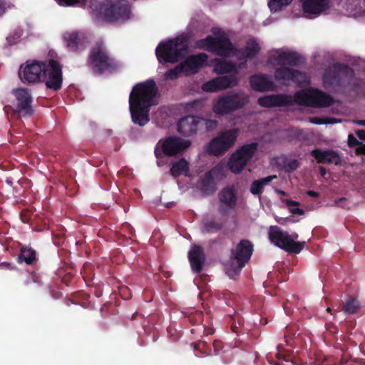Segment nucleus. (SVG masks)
<instances>
[{
  "mask_svg": "<svg viewBox=\"0 0 365 365\" xmlns=\"http://www.w3.org/2000/svg\"><path fill=\"white\" fill-rule=\"evenodd\" d=\"M353 78L354 71L348 65L336 63L332 67L325 70L323 74V83L325 86L336 88L346 87L344 78Z\"/></svg>",
  "mask_w": 365,
  "mask_h": 365,
  "instance_id": "obj_14",
  "label": "nucleus"
},
{
  "mask_svg": "<svg viewBox=\"0 0 365 365\" xmlns=\"http://www.w3.org/2000/svg\"><path fill=\"white\" fill-rule=\"evenodd\" d=\"M12 94L15 97L14 107L6 106L4 110L12 109L13 115L16 117H31L34 110L32 107L33 98L27 88H19L12 90Z\"/></svg>",
  "mask_w": 365,
  "mask_h": 365,
  "instance_id": "obj_12",
  "label": "nucleus"
},
{
  "mask_svg": "<svg viewBox=\"0 0 365 365\" xmlns=\"http://www.w3.org/2000/svg\"><path fill=\"white\" fill-rule=\"evenodd\" d=\"M83 34L76 31H67L63 34V41L71 51H77L83 48Z\"/></svg>",
  "mask_w": 365,
  "mask_h": 365,
  "instance_id": "obj_26",
  "label": "nucleus"
},
{
  "mask_svg": "<svg viewBox=\"0 0 365 365\" xmlns=\"http://www.w3.org/2000/svg\"><path fill=\"white\" fill-rule=\"evenodd\" d=\"M309 122L314 124L321 125L326 123L325 120L319 117H312L309 118Z\"/></svg>",
  "mask_w": 365,
  "mask_h": 365,
  "instance_id": "obj_44",
  "label": "nucleus"
},
{
  "mask_svg": "<svg viewBox=\"0 0 365 365\" xmlns=\"http://www.w3.org/2000/svg\"><path fill=\"white\" fill-rule=\"evenodd\" d=\"M275 178H277L276 175H269L257 180H254L250 185V192L255 195H260L264 190V187Z\"/></svg>",
  "mask_w": 365,
  "mask_h": 365,
  "instance_id": "obj_33",
  "label": "nucleus"
},
{
  "mask_svg": "<svg viewBox=\"0 0 365 365\" xmlns=\"http://www.w3.org/2000/svg\"><path fill=\"white\" fill-rule=\"evenodd\" d=\"M207 342L204 341H199L197 342H195L194 344V349L195 350H199L202 353L207 352Z\"/></svg>",
  "mask_w": 365,
  "mask_h": 365,
  "instance_id": "obj_43",
  "label": "nucleus"
},
{
  "mask_svg": "<svg viewBox=\"0 0 365 365\" xmlns=\"http://www.w3.org/2000/svg\"><path fill=\"white\" fill-rule=\"evenodd\" d=\"M307 194L312 197H317L319 195V192L314 190H308Z\"/></svg>",
  "mask_w": 365,
  "mask_h": 365,
  "instance_id": "obj_49",
  "label": "nucleus"
},
{
  "mask_svg": "<svg viewBox=\"0 0 365 365\" xmlns=\"http://www.w3.org/2000/svg\"><path fill=\"white\" fill-rule=\"evenodd\" d=\"M219 199L221 203L230 209H234L237 205V195L235 190L232 187L223 188L219 193Z\"/></svg>",
  "mask_w": 365,
  "mask_h": 365,
  "instance_id": "obj_30",
  "label": "nucleus"
},
{
  "mask_svg": "<svg viewBox=\"0 0 365 365\" xmlns=\"http://www.w3.org/2000/svg\"><path fill=\"white\" fill-rule=\"evenodd\" d=\"M218 174L217 169L212 168L207 171L199 179V186L202 192L206 195H212L217 190L215 177Z\"/></svg>",
  "mask_w": 365,
  "mask_h": 365,
  "instance_id": "obj_24",
  "label": "nucleus"
},
{
  "mask_svg": "<svg viewBox=\"0 0 365 365\" xmlns=\"http://www.w3.org/2000/svg\"><path fill=\"white\" fill-rule=\"evenodd\" d=\"M356 155H365V144L362 143L360 147H356L355 149Z\"/></svg>",
  "mask_w": 365,
  "mask_h": 365,
  "instance_id": "obj_45",
  "label": "nucleus"
},
{
  "mask_svg": "<svg viewBox=\"0 0 365 365\" xmlns=\"http://www.w3.org/2000/svg\"><path fill=\"white\" fill-rule=\"evenodd\" d=\"M188 46L185 38L177 37L165 42H160L155 54L159 61L176 63L187 51Z\"/></svg>",
  "mask_w": 365,
  "mask_h": 365,
  "instance_id": "obj_6",
  "label": "nucleus"
},
{
  "mask_svg": "<svg viewBox=\"0 0 365 365\" xmlns=\"http://www.w3.org/2000/svg\"><path fill=\"white\" fill-rule=\"evenodd\" d=\"M278 193H279L281 195L284 196L286 195V192L283 190H278Z\"/></svg>",
  "mask_w": 365,
  "mask_h": 365,
  "instance_id": "obj_60",
  "label": "nucleus"
},
{
  "mask_svg": "<svg viewBox=\"0 0 365 365\" xmlns=\"http://www.w3.org/2000/svg\"><path fill=\"white\" fill-rule=\"evenodd\" d=\"M362 143L359 141L352 134L348 136V145L349 148L360 147Z\"/></svg>",
  "mask_w": 365,
  "mask_h": 365,
  "instance_id": "obj_42",
  "label": "nucleus"
},
{
  "mask_svg": "<svg viewBox=\"0 0 365 365\" xmlns=\"http://www.w3.org/2000/svg\"><path fill=\"white\" fill-rule=\"evenodd\" d=\"M239 133L238 128L221 131L210 141L206 148L207 153L216 157L223 155L235 145Z\"/></svg>",
  "mask_w": 365,
  "mask_h": 365,
  "instance_id": "obj_10",
  "label": "nucleus"
},
{
  "mask_svg": "<svg viewBox=\"0 0 365 365\" xmlns=\"http://www.w3.org/2000/svg\"><path fill=\"white\" fill-rule=\"evenodd\" d=\"M250 83L254 91L264 92L273 91L274 83L265 75L255 74L250 78Z\"/></svg>",
  "mask_w": 365,
  "mask_h": 365,
  "instance_id": "obj_28",
  "label": "nucleus"
},
{
  "mask_svg": "<svg viewBox=\"0 0 365 365\" xmlns=\"http://www.w3.org/2000/svg\"><path fill=\"white\" fill-rule=\"evenodd\" d=\"M41 81L45 82L47 88L57 91L62 87V66L55 59L46 61Z\"/></svg>",
  "mask_w": 365,
  "mask_h": 365,
  "instance_id": "obj_15",
  "label": "nucleus"
},
{
  "mask_svg": "<svg viewBox=\"0 0 365 365\" xmlns=\"http://www.w3.org/2000/svg\"><path fill=\"white\" fill-rule=\"evenodd\" d=\"M354 122L356 125L365 126V120H355Z\"/></svg>",
  "mask_w": 365,
  "mask_h": 365,
  "instance_id": "obj_54",
  "label": "nucleus"
},
{
  "mask_svg": "<svg viewBox=\"0 0 365 365\" xmlns=\"http://www.w3.org/2000/svg\"><path fill=\"white\" fill-rule=\"evenodd\" d=\"M319 170L321 176L325 177V175H327V169L323 166H319Z\"/></svg>",
  "mask_w": 365,
  "mask_h": 365,
  "instance_id": "obj_50",
  "label": "nucleus"
},
{
  "mask_svg": "<svg viewBox=\"0 0 365 365\" xmlns=\"http://www.w3.org/2000/svg\"><path fill=\"white\" fill-rule=\"evenodd\" d=\"M208 56L204 53L192 55L180 64L186 76L197 73L207 62Z\"/></svg>",
  "mask_w": 365,
  "mask_h": 365,
  "instance_id": "obj_20",
  "label": "nucleus"
},
{
  "mask_svg": "<svg viewBox=\"0 0 365 365\" xmlns=\"http://www.w3.org/2000/svg\"><path fill=\"white\" fill-rule=\"evenodd\" d=\"M248 103V98L240 93L228 92L219 96L213 103L212 110L218 116L231 114L242 109Z\"/></svg>",
  "mask_w": 365,
  "mask_h": 365,
  "instance_id": "obj_8",
  "label": "nucleus"
},
{
  "mask_svg": "<svg viewBox=\"0 0 365 365\" xmlns=\"http://www.w3.org/2000/svg\"><path fill=\"white\" fill-rule=\"evenodd\" d=\"M46 61H28L26 66H21L19 76L23 83H35L42 80Z\"/></svg>",
  "mask_w": 365,
  "mask_h": 365,
  "instance_id": "obj_17",
  "label": "nucleus"
},
{
  "mask_svg": "<svg viewBox=\"0 0 365 365\" xmlns=\"http://www.w3.org/2000/svg\"><path fill=\"white\" fill-rule=\"evenodd\" d=\"M289 302H286L284 304V312L287 313V314L289 315L291 314L289 309Z\"/></svg>",
  "mask_w": 365,
  "mask_h": 365,
  "instance_id": "obj_53",
  "label": "nucleus"
},
{
  "mask_svg": "<svg viewBox=\"0 0 365 365\" xmlns=\"http://www.w3.org/2000/svg\"><path fill=\"white\" fill-rule=\"evenodd\" d=\"M274 78L282 85H287L289 81L304 85L309 81L306 73L284 66L275 68Z\"/></svg>",
  "mask_w": 365,
  "mask_h": 365,
  "instance_id": "obj_16",
  "label": "nucleus"
},
{
  "mask_svg": "<svg viewBox=\"0 0 365 365\" xmlns=\"http://www.w3.org/2000/svg\"><path fill=\"white\" fill-rule=\"evenodd\" d=\"M327 311L328 312H329V313L332 314V309H331L330 307H328V308L327 309Z\"/></svg>",
  "mask_w": 365,
  "mask_h": 365,
  "instance_id": "obj_63",
  "label": "nucleus"
},
{
  "mask_svg": "<svg viewBox=\"0 0 365 365\" xmlns=\"http://www.w3.org/2000/svg\"><path fill=\"white\" fill-rule=\"evenodd\" d=\"M360 303L356 298L349 297L345 302L342 310L347 314H354L360 309Z\"/></svg>",
  "mask_w": 365,
  "mask_h": 365,
  "instance_id": "obj_34",
  "label": "nucleus"
},
{
  "mask_svg": "<svg viewBox=\"0 0 365 365\" xmlns=\"http://www.w3.org/2000/svg\"><path fill=\"white\" fill-rule=\"evenodd\" d=\"M287 205H298V203L297 202H295V201L289 200L287 202Z\"/></svg>",
  "mask_w": 365,
  "mask_h": 365,
  "instance_id": "obj_57",
  "label": "nucleus"
},
{
  "mask_svg": "<svg viewBox=\"0 0 365 365\" xmlns=\"http://www.w3.org/2000/svg\"><path fill=\"white\" fill-rule=\"evenodd\" d=\"M334 103V98L325 92L314 88L294 93V103L312 108H327Z\"/></svg>",
  "mask_w": 365,
  "mask_h": 365,
  "instance_id": "obj_7",
  "label": "nucleus"
},
{
  "mask_svg": "<svg viewBox=\"0 0 365 365\" xmlns=\"http://www.w3.org/2000/svg\"><path fill=\"white\" fill-rule=\"evenodd\" d=\"M189 163L184 158L173 163L170 169V173L174 178H178L182 175L189 176Z\"/></svg>",
  "mask_w": 365,
  "mask_h": 365,
  "instance_id": "obj_31",
  "label": "nucleus"
},
{
  "mask_svg": "<svg viewBox=\"0 0 365 365\" xmlns=\"http://www.w3.org/2000/svg\"><path fill=\"white\" fill-rule=\"evenodd\" d=\"M258 104L264 108H274L292 106L294 103L293 96L287 94H272L260 97L257 100Z\"/></svg>",
  "mask_w": 365,
  "mask_h": 365,
  "instance_id": "obj_19",
  "label": "nucleus"
},
{
  "mask_svg": "<svg viewBox=\"0 0 365 365\" xmlns=\"http://www.w3.org/2000/svg\"><path fill=\"white\" fill-rule=\"evenodd\" d=\"M284 337H285V339H286V340H285L286 343H287V344H290V341H289V339H287V335H285V336H284Z\"/></svg>",
  "mask_w": 365,
  "mask_h": 365,
  "instance_id": "obj_61",
  "label": "nucleus"
},
{
  "mask_svg": "<svg viewBox=\"0 0 365 365\" xmlns=\"http://www.w3.org/2000/svg\"><path fill=\"white\" fill-rule=\"evenodd\" d=\"M292 212L293 214L302 215L304 214V210L300 208H294L292 210Z\"/></svg>",
  "mask_w": 365,
  "mask_h": 365,
  "instance_id": "obj_51",
  "label": "nucleus"
},
{
  "mask_svg": "<svg viewBox=\"0 0 365 365\" xmlns=\"http://www.w3.org/2000/svg\"><path fill=\"white\" fill-rule=\"evenodd\" d=\"M356 135L359 137L360 140H365V130H357L356 131Z\"/></svg>",
  "mask_w": 365,
  "mask_h": 365,
  "instance_id": "obj_46",
  "label": "nucleus"
},
{
  "mask_svg": "<svg viewBox=\"0 0 365 365\" xmlns=\"http://www.w3.org/2000/svg\"><path fill=\"white\" fill-rule=\"evenodd\" d=\"M190 140L182 139L176 136H170L161 139L156 144L154 153L158 159V165L160 166L161 159L163 156H175L182 153L190 147Z\"/></svg>",
  "mask_w": 365,
  "mask_h": 365,
  "instance_id": "obj_9",
  "label": "nucleus"
},
{
  "mask_svg": "<svg viewBox=\"0 0 365 365\" xmlns=\"http://www.w3.org/2000/svg\"><path fill=\"white\" fill-rule=\"evenodd\" d=\"M290 236H291L292 239H293L294 240V239L298 238V235H297V234H296V233H295V234H293V235H290Z\"/></svg>",
  "mask_w": 365,
  "mask_h": 365,
  "instance_id": "obj_58",
  "label": "nucleus"
},
{
  "mask_svg": "<svg viewBox=\"0 0 365 365\" xmlns=\"http://www.w3.org/2000/svg\"><path fill=\"white\" fill-rule=\"evenodd\" d=\"M5 12V4L2 0H0V16Z\"/></svg>",
  "mask_w": 365,
  "mask_h": 365,
  "instance_id": "obj_52",
  "label": "nucleus"
},
{
  "mask_svg": "<svg viewBox=\"0 0 365 365\" xmlns=\"http://www.w3.org/2000/svg\"><path fill=\"white\" fill-rule=\"evenodd\" d=\"M260 51V46L255 40L248 42L247 46L243 49L242 55L245 58H249L257 56Z\"/></svg>",
  "mask_w": 365,
  "mask_h": 365,
  "instance_id": "obj_35",
  "label": "nucleus"
},
{
  "mask_svg": "<svg viewBox=\"0 0 365 365\" xmlns=\"http://www.w3.org/2000/svg\"><path fill=\"white\" fill-rule=\"evenodd\" d=\"M38 261L36 251L31 246L21 245L18 255V262H25L27 265H33Z\"/></svg>",
  "mask_w": 365,
  "mask_h": 365,
  "instance_id": "obj_29",
  "label": "nucleus"
},
{
  "mask_svg": "<svg viewBox=\"0 0 365 365\" xmlns=\"http://www.w3.org/2000/svg\"><path fill=\"white\" fill-rule=\"evenodd\" d=\"M182 73H185L180 64L176 66L174 68L168 70L165 74V78L169 80H174L178 78Z\"/></svg>",
  "mask_w": 365,
  "mask_h": 365,
  "instance_id": "obj_38",
  "label": "nucleus"
},
{
  "mask_svg": "<svg viewBox=\"0 0 365 365\" xmlns=\"http://www.w3.org/2000/svg\"><path fill=\"white\" fill-rule=\"evenodd\" d=\"M272 58L277 64L284 66H298L303 63V57L294 51H282Z\"/></svg>",
  "mask_w": 365,
  "mask_h": 365,
  "instance_id": "obj_25",
  "label": "nucleus"
},
{
  "mask_svg": "<svg viewBox=\"0 0 365 365\" xmlns=\"http://www.w3.org/2000/svg\"><path fill=\"white\" fill-rule=\"evenodd\" d=\"M188 259L193 272L199 274L202 271L206 256L202 247L194 245L188 252Z\"/></svg>",
  "mask_w": 365,
  "mask_h": 365,
  "instance_id": "obj_22",
  "label": "nucleus"
},
{
  "mask_svg": "<svg viewBox=\"0 0 365 365\" xmlns=\"http://www.w3.org/2000/svg\"><path fill=\"white\" fill-rule=\"evenodd\" d=\"M21 220L24 222H28V219H24V215L23 214L21 215Z\"/></svg>",
  "mask_w": 365,
  "mask_h": 365,
  "instance_id": "obj_59",
  "label": "nucleus"
},
{
  "mask_svg": "<svg viewBox=\"0 0 365 365\" xmlns=\"http://www.w3.org/2000/svg\"><path fill=\"white\" fill-rule=\"evenodd\" d=\"M304 13L319 15L329 8V1L325 0H301Z\"/></svg>",
  "mask_w": 365,
  "mask_h": 365,
  "instance_id": "obj_27",
  "label": "nucleus"
},
{
  "mask_svg": "<svg viewBox=\"0 0 365 365\" xmlns=\"http://www.w3.org/2000/svg\"><path fill=\"white\" fill-rule=\"evenodd\" d=\"M158 88L152 78L138 83L129 96V109L135 124L144 126L150 120V108L158 103Z\"/></svg>",
  "mask_w": 365,
  "mask_h": 365,
  "instance_id": "obj_1",
  "label": "nucleus"
},
{
  "mask_svg": "<svg viewBox=\"0 0 365 365\" xmlns=\"http://www.w3.org/2000/svg\"><path fill=\"white\" fill-rule=\"evenodd\" d=\"M327 330L329 331L331 333H336L337 332V327L333 324L327 325Z\"/></svg>",
  "mask_w": 365,
  "mask_h": 365,
  "instance_id": "obj_48",
  "label": "nucleus"
},
{
  "mask_svg": "<svg viewBox=\"0 0 365 365\" xmlns=\"http://www.w3.org/2000/svg\"><path fill=\"white\" fill-rule=\"evenodd\" d=\"M245 64H246V61L245 62H243V63H241L240 67L244 66Z\"/></svg>",
  "mask_w": 365,
  "mask_h": 365,
  "instance_id": "obj_64",
  "label": "nucleus"
},
{
  "mask_svg": "<svg viewBox=\"0 0 365 365\" xmlns=\"http://www.w3.org/2000/svg\"><path fill=\"white\" fill-rule=\"evenodd\" d=\"M96 296L97 297H100L101 296V292H96Z\"/></svg>",
  "mask_w": 365,
  "mask_h": 365,
  "instance_id": "obj_62",
  "label": "nucleus"
},
{
  "mask_svg": "<svg viewBox=\"0 0 365 365\" xmlns=\"http://www.w3.org/2000/svg\"><path fill=\"white\" fill-rule=\"evenodd\" d=\"M225 227L223 222L216 221L215 219H207L202 221L201 232L204 234H214L221 231Z\"/></svg>",
  "mask_w": 365,
  "mask_h": 365,
  "instance_id": "obj_32",
  "label": "nucleus"
},
{
  "mask_svg": "<svg viewBox=\"0 0 365 365\" xmlns=\"http://www.w3.org/2000/svg\"><path fill=\"white\" fill-rule=\"evenodd\" d=\"M219 211L223 214V215H225L227 212V210L224 208L222 206H220V208H219Z\"/></svg>",
  "mask_w": 365,
  "mask_h": 365,
  "instance_id": "obj_56",
  "label": "nucleus"
},
{
  "mask_svg": "<svg viewBox=\"0 0 365 365\" xmlns=\"http://www.w3.org/2000/svg\"><path fill=\"white\" fill-rule=\"evenodd\" d=\"M268 235L272 244L289 253L298 254L305 245V242L294 241L287 232L278 226H270Z\"/></svg>",
  "mask_w": 365,
  "mask_h": 365,
  "instance_id": "obj_11",
  "label": "nucleus"
},
{
  "mask_svg": "<svg viewBox=\"0 0 365 365\" xmlns=\"http://www.w3.org/2000/svg\"><path fill=\"white\" fill-rule=\"evenodd\" d=\"M22 35L23 31L21 29H15L6 37L8 44L10 46L16 44Z\"/></svg>",
  "mask_w": 365,
  "mask_h": 365,
  "instance_id": "obj_39",
  "label": "nucleus"
},
{
  "mask_svg": "<svg viewBox=\"0 0 365 365\" xmlns=\"http://www.w3.org/2000/svg\"><path fill=\"white\" fill-rule=\"evenodd\" d=\"M292 1V0H269L268 5L271 11H277L283 6L290 4Z\"/></svg>",
  "mask_w": 365,
  "mask_h": 365,
  "instance_id": "obj_37",
  "label": "nucleus"
},
{
  "mask_svg": "<svg viewBox=\"0 0 365 365\" xmlns=\"http://www.w3.org/2000/svg\"><path fill=\"white\" fill-rule=\"evenodd\" d=\"M200 130V117L187 115L178 123V131L183 136H191Z\"/></svg>",
  "mask_w": 365,
  "mask_h": 365,
  "instance_id": "obj_21",
  "label": "nucleus"
},
{
  "mask_svg": "<svg viewBox=\"0 0 365 365\" xmlns=\"http://www.w3.org/2000/svg\"><path fill=\"white\" fill-rule=\"evenodd\" d=\"M1 265L5 267L9 268V269L13 268L11 264L9 263V262H2Z\"/></svg>",
  "mask_w": 365,
  "mask_h": 365,
  "instance_id": "obj_55",
  "label": "nucleus"
},
{
  "mask_svg": "<svg viewBox=\"0 0 365 365\" xmlns=\"http://www.w3.org/2000/svg\"><path fill=\"white\" fill-rule=\"evenodd\" d=\"M213 354L215 355L220 354L221 352L225 351L223 349L224 344L222 341L215 339L212 343Z\"/></svg>",
  "mask_w": 365,
  "mask_h": 365,
  "instance_id": "obj_41",
  "label": "nucleus"
},
{
  "mask_svg": "<svg viewBox=\"0 0 365 365\" xmlns=\"http://www.w3.org/2000/svg\"><path fill=\"white\" fill-rule=\"evenodd\" d=\"M130 14L128 4L120 0L106 4L103 9L105 19L109 22L128 19Z\"/></svg>",
  "mask_w": 365,
  "mask_h": 365,
  "instance_id": "obj_18",
  "label": "nucleus"
},
{
  "mask_svg": "<svg viewBox=\"0 0 365 365\" xmlns=\"http://www.w3.org/2000/svg\"><path fill=\"white\" fill-rule=\"evenodd\" d=\"M257 143L245 144L237 148L228 161L229 169L235 174L241 173L257 150Z\"/></svg>",
  "mask_w": 365,
  "mask_h": 365,
  "instance_id": "obj_13",
  "label": "nucleus"
},
{
  "mask_svg": "<svg viewBox=\"0 0 365 365\" xmlns=\"http://www.w3.org/2000/svg\"><path fill=\"white\" fill-rule=\"evenodd\" d=\"M299 166V163L297 160L293 159L289 161H288L284 165V168L286 172L291 173L297 170Z\"/></svg>",
  "mask_w": 365,
  "mask_h": 365,
  "instance_id": "obj_40",
  "label": "nucleus"
},
{
  "mask_svg": "<svg viewBox=\"0 0 365 365\" xmlns=\"http://www.w3.org/2000/svg\"><path fill=\"white\" fill-rule=\"evenodd\" d=\"M216 71L219 73H235L215 78L202 85V90L206 92H217L220 90L232 88L237 85V68L235 63L225 60L219 61L216 63Z\"/></svg>",
  "mask_w": 365,
  "mask_h": 365,
  "instance_id": "obj_3",
  "label": "nucleus"
},
{
  "mask_svg": "<svg viewBox=\"0 0 365 365\" xmlns=\"http://www.w3.org/2000/svg\"><path fill=\"white\" fill-rule=\"evenodd\" d=\"M200 130L204 129L205 131H210L217 128L218 122L216 120L200 118Z\"/></svg>",
  "mask_w": 365,
  "mask_h": 365,
  "instance_id": "obj_36",
  "label": "nucleus"
},
{
  "mask_svg": "<svg viewBox=\"0 0 365 365\" xmlns=\"http://www.w3.org/2000/svg\"><path fill=\"white\" fill-rule=\"evenodd\" d=\"M310 154L318 163L334 164L335 165L341 164V157L336 151L333 150H323L316 148L312 150Z\"/></svg>",
  "mask_w": 365,
  "mask_h": 365,
  "instance_id": "obj_23",
  "label": "nucleus"
},
{
  "mask_svg": "<svg viewBox=\"0 0 365 365\" xmlns=\"http://www.w3.org/2000/svg\"><path fill=\"white\" fill-rule=\"evenodd\" d=\"M253 250V245L248 240H241L231 250L230 264L226 267L230 278L235 279L239 277L242 268L250 261Z\"/></svg>",
  "mask_w": 365,
  "mask_h": 365,
  "instance_id": "obj_5",
  "label": "nucleus"
},
{
  "mask_svg": "<svg viewBox=\"0 0 365 365\" xmlns=\"http://www.w3.org/2000/svg\"><path fill=\"white\" fill-rule=\"evenodd\" d=\"M212 31L215 36H207L205 38L200 39L197 42V46L215 53L220 56H230L235 50L230 39L220 29L215 28Z\"/></svg>",
  "mask_w": 365,
  "mask_h": 365,
  "instance_id": "obj_4",
  "label": "nucleus"
},
{
  "mask_svg": "<svg viewBox=\"0 0 365 365\" xmlns=\"http://www.w3.org/2000/svg\"><path fill=\"white\" fill-rule=\"evenodd\" d=\"M86 63L96 75L112 73L119 67L118 61L110 55L106 46L101 41L96 42L91 47Z\"/></svg>",
  "mask_w": 365,
  "mask_h": 365,
  "instance_id": "obj_2",
  "label": "nucleus"
},
{
  "mask_svg": "<svg viewBox=\"0 0 365 365\" xmlns=\"http://www.w3.org/2000/svg\"><path fill=\"white\" fill-rule=\"evenodd\" d=\"M201 104V101H193L189 103H187V108H195V106H198Z\"/></svg>",
  "mask_w": 365,
  "mask_h": 365,
  "instance_id": "obj_47",
  "label": "nucleus"
}]
</instances>
